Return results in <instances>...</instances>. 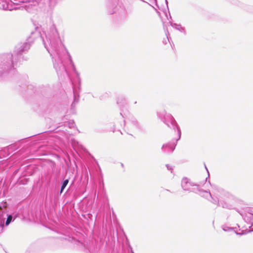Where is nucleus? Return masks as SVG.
<instances>
[{
  "instance_id": "1",
  "label": "nucleus",
  "mask_w": 253,
  "mask_h": 253,
  "mask_svg": "<svg viewBox=\"0 0 253 253\" xmlns=\"http://www.w3.org/2000/svg\"><path fill=\"white\" fill-rule=\"evenodd\" d=\"M42 42L44 47L50 54L52 59L53 67L58 76L68 75L65 66L64 59L68 57L73 71L79 75L72 59L71 56L62 43L59 33L54 24H52L46 33L42 35L40 32L35 31L31 33L26 42L18 44L15 48L14 53L17 56V61H20L21 56L26 53L30 49L32 43L35 39Z\"/></svg>"
},
{
  "instance_id": "2",
  "label": "nucleus",
  "mask_w": 253,
  "mask_h": 253,
  "mask_svg": "<svg viewBox=\"0 0 253 253\" xmlns=\"http://www.w3.org/2000/svg\"><path fill=\"white\" fill-rule=\"evenodd\" d=\"M16 58L14 60L13 55L11 52L0 54V76H4L7 73L13 70L17 62Z\"/></svg>"
},
{
  "instance_id": "3",
  "label": "nucleus",
  "mask_w": 253,
  "mask_h": 253,
  "mask_svg": "<svg viewBox=\"0 0 253 253\" xmlns=\"http://www.w3.org/2000/svg\"><path fill=\"white\" fill-rule=\"evenodd\" d=\"M123 124L125 127V130L129 135H132L131 133L136 130H142L140 124L136 119L133 116H129L123 120Z\"/></svg>"
},
{
  "instance_id": "4",
  "label": "nucleus",
  "mask_w": 253,
  "mask_h": 253,
  "mask_svg": "<svg viewBox=\"0 0 253 253\" xmlns=\"http://www.w3.org/2000/svg\"><path fill=\"white\" fill-rule=\"evenodd\" d=\"M18 216L17 214H8L4 209H0V227L3 230L5 226H8Z\"/></svg>"
},
{
  "instance_id": "5",
  "label": "nucleus",
  "mask_w": 253,
  "mask_h": 253,
  "mask_svg": "<svg viewBox=\"0 0 253 253\" xmlns=\"http://www.w3.org/2000/svg\"><path fill=\"white\" fill-rule=\"evenodd\" d=\"M96 203L98 206L99 207V210L100 211H104L109 208L108 198L103 188L97 196Z\"/></svg>"
},
{
  "instance_id": "6",
  "label": "nucleus",
  "mask_w": 253,
  "mask_h": 253,
  "mask_svg": "<svg viewBox=\"0 0 253 253\" xmlns=\"http://www.w3.org/2000/svg\"><path fill=\"white\" fill-rule=\"evenodd\" d=\"M181 187L184 191L197 193L199 190V185L190 181L187 177H183L181 183Z\"/></svg>"
},
{
  "instance_id": "7",
  "label": "nucleus",
  "mask_w": 253,
  "mask_h": 253,
  "mask_svg": "<svg viewBox=\"0 0 253 253\" xmlns=\"http://www.w3.org/2000/svg\"><path fill=\"white\" fill-rule=\"evenodd\" d=\"M167 117L169 119V121L168 122L170 125V126H168L172 128L174 131L177 132V137L174 139L176 140V141H178L180 139L181 136L180 128L175 120L171 114L168 115Z\"/></svg>"
},
{
  "instance_id": "8",
  "label": "nucleus",
  "mask_w": 253,
  "mask_h": 253,
  "mask_svg": "<svg viewBox=\"0 0 253 253\" xmlns=\"http://www.w3.org/2000/svg\"><path fill=\"white\" fill-rule=\"evenodd\" d=\"M231 197L228 193H224L223 197H220V206L223 208L231 210L233 209V206L230 203L229 199Z\"/></svg>"
},
{
  "instance_id": "9",
  "label": "nucleus",
  "mask_w": 253,
  "mask_h": 253,
  "mask_svg": "<svg viewBox=\"0 0 253 253\" xmlns=\"http://www.w3.org/2000/svg\"><path fill=\"white\" fill-rule=\"evenodd\" d=\"M80 90V86H79L78 87V88H76V87H74L73 89L74 99H73V101L71 105V108H70L71 113L72 114H74L75 113L76 105L79 103V101Z\"/></svg>"
},
{
  "instance_id": "10",
  "label": "nucleus",
  "mask_w": 253,
  "mask_h": 253,
  "mask_svg": "<svg viewBox=\"0 0 253 253\" xmlns=\"http://www.w3.org/2000/svg\"><path fill=\"white\" fill-rule=\"evenodd\" d=\"M178 141L172 139L171 141L164 144L162 147V151L166 154H171L174 150Z\"/></svg>"
},
{
  "instance_id": "11",
  "label": "nucleus",
  "mask_w": 253,
  "mask_h": 253,
  "mask_svg": "<svg viewBox=\"0 0 253 253\" xmlns=\"http://www.w3.org/2000/svg\"><path fill=\"white\" fill-rule=\"evenodd\" d=\"M169 114H167L165 110H163L157 112V116L161 119V120L168 126H170L169 123V119L167 117V115Z\"/></svg>"
},
{
  "instance_id": "12",
  "label": "nucleus",
  "mask_w": 253,
  "mask_h": 253,
  "mask_svg": "<svg viewBox=\"0 0 253 253\" xmlns=\"http://www.w3.org/2000/svg\"><path fill=\"white\" fill-rule=\"evenodd\" d=\"M117 3H118L117 0H115L114 1L108 2L107 5V8L108 13L109 14H113L116 12Z\"/></svg>"
},
{
  "instance_id": "13",
  "label": "nucleus",
  "mask_w": 253,
  "mask_h": 253,
  "mask_svg": "<svg viewBox=\"0 0 253 253\" xmlns=\"http://www.w3.org/2000/svg\"><path fill=\"white\" fill-rule=\"evenodd\" d=\"M170 25L175 28L176 30L179 32L183 33L184 35L186 34V30L184 27H182L181 25L178 24L176 23H173L172 22H169Z\"/></svg>"
},
{
  "instance_id": "14",
  "label": "nucleus",
  "mask_w": 253,
  "mask_h": 253,
  "mask_svg": "<svg viewBox=\"0 0 253 253\" xmlns=\"http://www.w3.org/2000/svg\"><path fill=\"white\" fill-rule=\"evenodd\" d=\"M117 103L120 106L121 110L126 105V99L123 95H119L118 97Z\"/></svg>"
},
{
  "instance_id": "15",
  "label": "nucleus",
  "mask_w": 253,
  "mask_h": 253,
  "mask_svg": "<svg viewBox=\"0 0 253 253\" xmlns=\"http://www.w3.org/2000/svg\"><path fill=\"white\" fill-rule=\"evenodd\" d=\"M199 191L200 192V195L201 197H203L205 198L209 199V197H211V194L210 191L205 190L203 189H201L200 187L199 186V190H197V192Z\"/></svg>"
},
{
  "instance_id": "16",
  "label": "nucleus",
  "mask_w": 253,
  "mask_h": 253,
  "mask_svg": "<svg viewBox=\"0 0 253 253\" xmlns=\"http://www.w3.org/2000/svg\"><path fill=\"white\" fill-rule=\"evenodd\" d=\"M29 181V178L27 176L23 175L19 177L17 180V183L21 185H26Z\"/></svg>"
},
{
  "instance_id": "17",
  "label": "nucleus",
  "mask_w": 253,
  "mask_h": 253,
  "mask_svg": "<svg viewBox=\"0 0 253 253\" xmlns=\"http://www.w3.org/2000/svg\"><path fill=\"white\" fill-rule=\"evenodd\" d=\"M69 179L70 177L64 179L63 181H62L61 184V187L60 190V194H61L64 191V189H65L66 187L67 186L69 182Z\"/></svg>"
},
{
  "instance_id": "18",
  "label": "nucleus",
  "mask_w": 253,
  "mask_h": 253,
  "mask_svg": "<svg viewBox=\"0 0 253 253\" xmlns=\"http://www.w3.org/2000/svg\"><path fill=\"white\" fill-rule=\"evenodd\" d=\"M222 229L224 231H231V230H233L234 231V232L237 234V233H240V232H238L237 230V228L236 227H228V226H223L222 227Z\"/></svg>"
},
{
  "instance_id": "19",
  "label": "nucleus",
  "mask_w": 253,
  "mask_h": 253,
  "mask_svg": "<svg viewBox=\"0 0 253 253\" xmlns=\"http://www.w3.org/2000/svg\"><path fill=\"white\" fill-rule=\"evenodd\" d=\"M239 230H241V233H237V235L241 236V235L246 234L247 233H249L253 232V228L251 230H248V229H246L245 230H241V229H239Z\"/></svg>"
},
{
  "instance_id": "20",
  "label": "nucleus",
  "mask_w": 253,
  "mask_h": 253,
  "mask_svg": "<svg viewBox=\"0 0 253 253\" xmlns=\"http://www.w3.org/2000/svg\"><path fill=\"white\" fill-rule=\"evenodd\" d=\"M210 198L212 199V201H211V202L213 204L217 205L218 206H220V198H218L217 197L214 198L212 196H211V197H210Z\"/></svg>"
},
{
  "instance_id": "21",
  "label": "nucleus",
  "mask_w": 253,
  "mask_h": 253,
  "mask_svg": "<svg viewBox=\"0 0 253 253\" xmlns=\"http://www.w3.org/2000/svg\"><path fill=\"white\" fill-rule=\"evenodd\" d=\"M32 89L34 90V93L37 91V87L33 86L32 85H28V93H31L30 90Z\"/></svg>"
},
{
  "instance_id": "22",
  "label": "nucleus",
  "mask_w": 253,
  "mask_h": 253,
  "mask_svg": "<svg viewBox=\"0 0 253 253\" xmlns=\"http://www.w3.org/2000/svg\"><path fill=\"white\" fill-rule=\"evenodd\" d=\"M0 189L1 192V195H0V198L4 196V191L3 189V186H1V182H0Z\"/></svg>"
},
{
  "instance_id": "23",
  "label": "nucleus",
  "mask_w": 253,
  "mask_h": 253,
  "mask_svg": "<svg viewBox=\"0 0 253 253\" xmlns=\"http://www.w3.org/2000/svg\"><path fill=\"white\" fill-rule=\"evenodd\" d=\"M166 166L168 170H170L171 171V172L172 173V170H173L172 167L169 164H167L166 165Z\"/></svg>"
},
{
  "instance_id": "24",
  "label": "nucleus",
  "mask_w": 253,
  "mask_h": 253,
  "mask_svg": "<svg viewBox=\"0 0 253 253\" xmlns=\"http://www.w3.org/2000/svg\"><path fill=\"white\" fill-rule=\"evenodd\" d=\"M16 2H13V4H15V5H18L19 4V3H20V2H24L22 0H16Z\"/></svg>"
},
{
  "instance_id": "25",
  "label": "nucleus",
  "mask_w": 253,
  "mask_h": 253,
  "mask_svg": "<svg viewBox=\"0 0 253 253\" xmlns=\"http://www.w3.org/2000/svg\"><path fill=\"white\" fill-rule=\"evenodd\" d=\"M19 169H20V168H18V169H16V170H15L14 171V172H13V175H14V176L18 172Z\"/></svg>"
},
{
  "instance_id": "26",
  "label": "nucleus",
  "mask_w": 253,
  "mask_h": 253,
  "mask_svg": "<svg viewBox=\"0 0 253 253\" xmlns=\"http://www.w3.org/2000/svg\"><path fill=\"white\" fill-rule=\"evenodd\" d=\"M2 9L4 10L7 9L8 6L7 5H5V4H3L2 5Z\"/></svg>"
},
{
  "instance_id": "27",
  "label": "nucleus",
  "mask_w": 253,
  "mask_h": 253,
  "mask_svg": "<svg viewBox=\"0 0 253 253\" xmlns=\"http://www.w3.org/2000/svg\"><path fill=\"white\" fill-rule=\"evenodd\" d=\"M130 253H134L132 250V248L131 247H130Z\"/></svg>"
},
{
  "instance_id": "28",
  "label": "nucleus",
  "mask_w": 253,
  "mask_h": 253,
  "mask_svg": "<svg viewBox=\"0 0 253 253\" xmlns=\"http://www.w3.org/2000/svg\"><path fill=\"white\" fill-rule=\"evenodd\" d=\"M120 115L122 116V117L123 118H125V117L124 116V115L123 114V112H120Z\"/></svg>"
},
{
  "instance_id": "29",
  "label": "nucleus",
  "mask_w": 253,
  "mask_h": 253,
  "mask_svg": "<svg viewBox=\"0 0 253 253\" xmlns=\"http://www.w3.org/2000/svg\"><path fill=\"white\" fill-rule=\"evenodd\" d=\"M150 2H152L153 1H154L155 2H156V0H149Z\"/></svg>"
},
{
  "instance_id": "30",
  "label": "nucleus",
  "mask_w": 253,
  "mask_h": 253,
  "mask_svg": "<svg viewBox=\"0 0 253 253\" xmlns=\"http://www.w3.org/2000/svg\"><path fill=\"white\" fill-rule=\"evenodd\" d=\"M74 125V122H73L70 127H71L73 126Z\"/></svg>"
},
{
  "instance_id": "31",
  "label": "nucleus",
  "mask_w": 253,
  "mask_h": 253,
  "mask_svg": "<svg viewBox=\"0 0 253 253\" xmlns=\"http://www.w3.org/2000/svg\"><path fill=\"white\" fill-rule=\"evenodd\" d=\"M74 181H75V179L72 181V183H71V186L74 183Z\"/></svg>"
},
{
  "instance_id": "32",
  "label": "nucleus",
  "mask_w": 253,
  "mask_h": 253,
  "mask_svg": "<svg viewBox=\"0 0 253 253\" xmlns=\"http://www.w3.org/2000/svg\"><path fill=\"white\" fill-rule=\"evenodd\" d=\"M165 1H166V3L167 6H168V2L167 0H165Z\"/></svg>"
},
{
  "instance_id": "33",
  "label": "nucleus",
  "mask_w": 253,
  "mask_h": 253,
  "mask_svg": "<svg viewBox=\"0 0 253 253\" xmlns=\"http://www.w3.org/2000/svg\"><path fill=\"white\" fill-rule=\"evenodd\" d=\"M205 168H206V170H207L208 172L209 173V171H208V169H207V168L206 166V165H205Z\"/></svg>"
},
{
  "instance_id": "34",
  "label": "nucleus",
  "mask_w": 253,
  "mask_h": 253,
  "mask_svg": "<svg viewBox=\"0 0 253 253\" xmlns=\"http://www.w3.org/2000/svg\"><path fill=\"white\" fill-rule=\"evenodd\" d=\"M253 226V224H252L250 226H249V228H251Z\"/></svg>"
},
{
  "instance_id": "35",
  "label": "nucleus",
  "mask_w": 253,
  "mask_h": 253,
  "mask_svg": "<svg viewBox=\"0 0 253 253\" xmlns=\"http://www.w3.org/2000/svg\"><path fill=\"white\" fill-rule=\"evenodd\" d=\"M209 178V175H208V177L206 178V180L207 181L208 178Z\"/></svg>"
},
{
  "instance_id": "36",
  "label": "nucleus",
  "mask_w": 253,
  "mask_h": 253,
  "mask_svg": "<svg viewBox=\"0 0 253 253\" xmlns=\"http://www.w3.org/2000/svg\"><path fill=\"white\" fill-rule=\"evenodd\" d=\"M237 2H238V1H237V2H233V3H234V4H237Z\"/></svg>"
},
{
  "instance_id": "37",
  "label": "nucleus",
  "mask_w": 253,
  "mask_h": 253,
  "mask_svg": "<svg viewBox=\"0 0 253 253\" xmlns=\"http://www.w3.org/2000/svg\"><path fill=\"white\" fill-rule=\"evenodd\" d=\"M163 42H165V44L167 43L166 41H165V42L164 41Z\"/></svg>"
},
{
  "instance_id": "38",
  "label": "nucleus",
  "mask_w": 253,
  "mask_h": 253,
  "mask_svg": "<svg viewBox=\"0 0 253 253\" xmlns=\"http://www.w3.org/2000/svg\"><path fill=\"white\" fill-rule=\"evenodd\" d=\"M141 1L145 2V1L144 0H140Z\"/></svg>"
},
{
  "instance_id": "39",
  "label": "nucleus",
  "mask_w": 253,
  "mask_h": 253,
  "mask_svg": "<svg viewBox=\"0 0 253 253\" xmlns=\"http://www.w3.org/2000/svg\"><path fill=\"white\" fill-rule=\"evenodd\" d=\"M121 166H122V167H123V166H124V165H123V163H122V164H121Z\"/></svg>"
},
{
  "instance_id": "40",
  "label": "nucleus",
  "mask_w": 253,
  "mask_h": 253,
  "mask_svg": "<svg viewBox=\"0 0 253 253\" xmlns=\"http://www.w3.org/2000/svg\"><path fill=\"white\" fill-rule=\"evenodd\" d=\"M167 39L168 40V41H169V38L168 36H167Z\"/></svg>"
}]
</instances>
